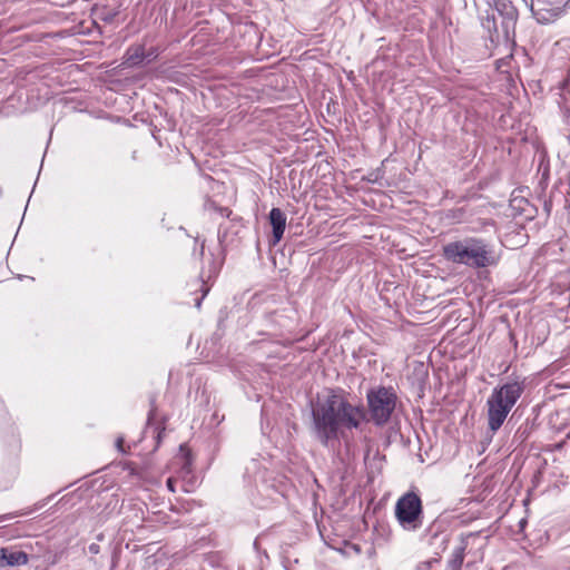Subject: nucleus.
<instances>
[{"label":"nucleus","instance_id":"f257e3e1","mask_svg":"<svg viewBox=\"0 0 570 570\" xmlns=\"http://www.w3.org/2000/svg\"><path fill=\"white\" fill-rule=\"evenodd\" d=\"M314 428L322 444L337 440L344 429H357L365 420V410L352 404L341 391H328L318 396L312 407Z\"/></svg>","mask_w":570,"mask_h":570},{"label":"nucleus","instance_id":"f03ea898","mask_svg":"<svg viewBox=\"0 0 570 570\" xmlns=\"http://www.w3.org/2000/svg\"><path fill=\"white\" fill-rule=\"evenodd\" d=\"M522 392L523 387L518 382L507 383L493 390L487 401L488 425L492 433L502 426Z\"/></svg>","mask_w":570,"mask_h":570},{"label":"nucleus","instance_id":"7ed1b4c3","mask_svg":"<svg viewBox=\"0 0 570 570\" xmlns=\"http://www.w3.org/2000/svg\"><path fill=\"white\" fill-rule=\"evenodd\" d=\"M443 253L453 263L473 267H485L495 263L491 250L478 239L450 243L444 246Z\"/></svg>","mask_w":570,"mask_h":570},{"label":"nucleus","instance_id":"20e7f679","mask_svg":"<svg viewBox=\"0 0 570 570\" xmlns=\"http://www.w3.org/2000/svg\"><path fill=\"white\" fill-rule=\"evenodd\" d=\"M395 518L404 530H416L423 523V507L420 497L406 492L395 504Z\"/></svg>","mask_w":570,"mask_h":570},{"label":"nucleus","instance_id":"39448f33","mask_svg":"<svg viewBox=\"0 0 570 570\" xmlns=\"http://www.w3.org/2000/svg\"><path fill=\"white\" fill-rule=\"evenodd\" d=\"M367 404L375 424H385L393 413L396 404L395 393L387 387H379L367 393Z\"/></svg>","mask_w":570,"mask_h":570},{"label":"nucleus","instance_id":"423d86ee","mask_svg":"<svg viewBox=\"0 0 570 570\" xmlns=\"http://www.w3.org/2000/svg\"><path fill=\"white\" fill-rule=\"evenodd\" d=\"M269 223L273 227V238L271 240V245H277L285 232L286 227V216L279 208H273L269 212Z\"/></svg>","mask_w":570,"mask_h":570},{"label":"nucleus","instance_id":"0eeeda50","mask_svg":"<svg viewBox=\"0 0 570 570\" xmlns=\"http://www.w3.org/2000/svg\"><path fill=\"white\" fill-rule=\"evenodd\" d=\"M28 554L20 550L0 548V567H16L27 564Z\"/></svg>","mask_w":570,"mask_h":570},{"label":"nucleus","instance_id":"6e6552de","mask_svg":"<svg viewBox=\"0 0 570 570\" xmlns=\"http://www.w3.org/2000/svg\"><path fill=\"white\" fill-rule=\"evenodd\" d=\"M464 561V548H456L448 562L449 570H460Z\"/></svg>","mask_w":570,"mask_h":570},{"label":"nucleus","instance_id":"1a4fd4ad","mask_svg":"<svg viewBox=\"0 0 570 570\" xmlns=\"http://www.w3.org/2000/svg\"><path fill=\"white\" fill-rule=\"evenodd\" d=\"M142 56L141 47H132L127 51L126 63L129 66L137 65L142 60Z\"/></svg>","mask_w":570,"mask_h":570},{"label":"nucleus","instance_id":"9d476101","mask_svg":"<svg viewBox=\"0 0 570 570\" xmlns=\"http://www.w3.org/2000/svg\"><path fill=\"white\" fill-rule=\"evenodd\" d=\"M535 14H537L538 21H540V22H548V21H550V18L546 17L543 13H541L540 10L537 11Z\"/></svg>","mask_w":570,"mask_h":570},{"label":"nucleus","instance_id":"9b49d317","mask_svg":"<svg viewBox=\"0 0 570 570\" xmlns=\"http://www.w3.org/2000/svg\"><path fill=\"white\" fill-rule=\"evenodd\" d=\"M166 484L169 491L175 492V480L173 478H169Z\"/></svg>","mask_w":570,"mask_h":570},{"label":"nucleus","instance_id":"f8f14e48","mask_svg":"<svg viewBox=\"0 0 570 570\" xmlns=\"http://www.w3.org/2000/svg\"><path fill=\"white\" fill-rule=\"evenodd\" d=\"M122 444H124V439H121V438L117 439L116 445H117L119 451H124L122 450Z\"/></svg>","mask_w":570,"mask_h":570},{"label":"nucleus","instance_id":"ddd939ff","mask_svg":"<svg viewBox=\"0 0 570 570\" xmlns=\"http://www.w3.org/2000/svg\"><path fill=\"white\" fill-rule=\"evenodd\" d=\"M564 6H566V8H568L570 10V0H566Z\"/></svg>","mask_w":570,"mask_h":570}]
</instances>
